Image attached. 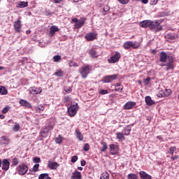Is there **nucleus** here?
<instances>
[{
	"label": "nucleus",
	"instance_id": "nucleus-1",
	"mask_svg": "<svg viewBox=\"0 0 179 179\" xmlns=\"http://www.w3.org/2000/svg\"><path fill=\"white\" fill-rule=\"evenodd\" d=\"M140 27L143 29H150L152 31H160L163 29V27L160 25V23L157 21H152L149 20H145L140 22Z\"/></svg>",
	"mask_w": 179,
	"mask_h": 179
},
{
	"label": "nucleus",
	"instance_id": "nucleus-2",
	"mask_svg": "<svg viewBox=\"0 0 179 179\" xmlns=\"http://www.w3.org/2000/svg\"><path fill=\"white\" fill-rule=\"evenodd\" d=\"M93 67L90 64H85L80 67L78 70L80 75L83 79H86L87 76L90 73V71H92Z\"/></svg>",
	"mask_w": 179,
	"mask_h": 179
},
{
	"label": "nucleus",
	"instance_id": "nucleus-3",
	"mask_svg": "<svg viewBox=\"0 0 179 179\" xmlns=\"http://www.w3.org/2000/svg\"><path fill=\"white\" fill-rule=\"evenodd\" d=\"M78 110H79L78 103H71V106L68 108V113L70 117H75V115H76V113H78Z\"/></svg>",
	"mask_w": 179,
	"mask_h": 179
},
{
	"label": "nucleus",
	"instance_id": "nucleus-4",
	"mask_svg": "<svg viewBox=\"0 0 179 179\" xmlns=\"http://www.w3.org/2000/svg\"><path fill=\"white\" fill-rule=\"evenodd\" d=\"M29 171V166L26 164H20L17 168V173L20 176H24Z\"/></svg>",
	"mask_w": 179,
	"mask_h": 179
},
{
	"label": "nucleus",
	"instance_id": "nucleus-5",
	"mask_svg": "<svg viewBox=\"0 0 179 179\" xmlns=\"http://www.w3.org/2000/svg\"><path fill=\"white\" fill-rule=\"evenodd\" d=\"M1 166L2 170H4V171H8V170H9V168L10 167V162H9V159H3V160H1L0 159V167Z\"/></svg>",
	"mask_w": 179,
	"mask_h": 179
},
{
	"label": "nucleus",
	"instance_id": "nucleus-6",
	"mask_svg": "<svg viewBox=\"0 0 179 179\" xmlns=\"http://www.w3.org/2000/svg\"><path fill=\"white\" fill-rule=\"evenodd\" d=\"M72 22L75 24L76 29H80L86 22V18H81L80 20H78V18H73Z\"/></svg>",
	"mask_w": 179,
	"mask_h": 179
},
{
	"label": "nucleus",
	"instance_id": "nucleus-7",
	"mask_svg": "<svg viewBox=\"0 0 179 179\" xmlns=\"http://www.w3.org/2000/svg\"><path fill=\"white\" fill-rule=\"evenodd\" d=\"M120 58H121V54L120 52H115V55L108 59V62L109 64H116L120 61Z\"/></svg>",
	"mask_w": 179,
	"mask_h": 179
},
{
	"label": "nucleus",
	"instance_id": "nucleus-8",
	"mask_svg": "<svg viewBox=\"0 0 179 179\" xmlns=\"http://www.w3.org/2000/svg\"><path fill=\"white\" fill-rule=\"evenodd\" d=\"M85 40L87 41H94L97 39V34L94 32H89L85 36Z\"/></svg>",
	"mask_w": 179,
	"mask_h": 179
},
{
	"label": "nucleus",
	"instance_id": "nucleus-9",
	"mask_svg": "<svg viewBox=\"0 0 179 179\" xmlns=\"http://www.w3.org/2000/svg\"><path fill=\"white\" fill-rule=\"evenodd\" d=\"M109 148L110 149V153L112 156L117 155L120 150V145H117L115 144H110Z\"/></svg>",
	"mask_w": 179,
	"mask_h": 179
},
{
	"label": "nucleus",
	"instance_id": "nucleus-10",
	"mask_svg": "<svg viewBox=\"0 0 179 179\" xmlns=\"http://www.w3.org/2000/svg\"><path fill=\"white\" fill-rule=\"evenodd\" d=\"M14 29L17 33H20L22 30V21L20 20V17L14 22Z\"/></svg>",
	"mask_w": 179,
	"mask_h": 179
},
{
	"label": "nucleus",
	"instance_id": "nucleus-11",
	"mask_svg": "<svg viewBox=\"0 0 179 179\" xmlns=\"http://www.w3.org/2000/svg\"><path fill=\"white\" fill-rule=\"evenodd\" d=\"M48 167L50 169V170H57L58 167H59V164L56 162L48 161Z\"/></svg>",
	"mask_w": 179,
	"mask_h": 179
},
{
	"label": "nucleus",
	"instance_id": "nucleus-12",
	"mask_svg": "<svg viewBox=\"0 0 179 179\" xmlns=\"http://www.w3.org/2000/svg\"><path fill=\"white\" fill-rule=\"evenodd\" d=\"M168 43H173L176 38H178V35L174 34H168L165 36Z\"/></svg>",
	"mask_w": 179,
	"mask_h": 179
},
{
	"label": "nucleus",
	"instance_id": "nucleus-13",
	"mask_svg": "<svg viewBox=\"0 0 179 179\" xmlns=\"http://www.w3.org/2000/svg\"><path fill=\"white\" fill-rule=\"evenodd\" d=\"M29 93L31 94H40L43 90H41V87H32L29 88Z\"/></svg>",
	"mask_w": 179,
	"mask_h": 179
},
{
	"label": "nucleus",
	"instance_id": "nucleus-14",
	"mask_svg": "<svg viewBox=\"0 0 179 179\" xmlns=\"http://www.w3.org/2000/svg\"><path fill=\"white\" fill-rule=\"evenodd\" d=\"M57 31H59L58 27L55 26V25L50 27V32H49L50 37H54V36H55V33H57Z\"/></svg>",
	"mask_w": 179,
	"mask_h": 179
},
{
	"label": "nucleus",
	"instance_id": "nucleus-15",
	"mask_svg": "<svg viewBox=\"0 0 179 179\" xmlns=\"http://www.w3.org/2000/svg\"><path fill=\"white\" fill-rule=\"evenodd\" d=\"M19 103L21 106H22V107H25L26 108H31V103L24 99L20 100Z\"/></svg>",
	"mask_w": 179,
	"mask_h": 179
},
{
	"label": "nucleus",
	"instance_id": "nucleus-16",
	"mask_svg": "<svg viewBox=\"0 0 179 179\" xmlns=\"http://www.w3.org/2000/svg\"><path fill=\"white\" fill-rule=\"evenodd\" d=\"M10 139L6 136H3L0 138V143L1 145H9Z\"/></svg>",
	"mask_w": 179,
	"mask_h": 179
},
{
	"label": "nucleus",
	"instance_id": "nucleus-17",
	"mask_svg": "<svg viewBox=\"0 0 179 179\" xmlns=\"http://www.w3.org/2000/svg\"><path fill=\"white\" fill-rule=\"evenodd\" d=\"M167 53L166 52H161L159 55V61L160 62H167Z\"/></svg>",
	"mask_w": 179,
	"mask_h": 179
},
{
	"label": "nucleus",
	"instance_id": "nucleus-18",
	"mask_svg": "<svg viewBox=\"0 0 179 179\" xmlns=\"http://www.w3.org/2000/svg\"><path fill=\"white\" fill-rule=\"evenodd\" d=\"M71 179H82V173L78 171H75L73 173Z\"/></svg>",
	"mask_w": 179,
	"mask_h": 179
},
{
	"label": "nucleus",
	"instance_id": "nucleus-19",
	"mask_svg": "<svg viewBox=\"0 0 179 179\" xmlns=\"http://www.w3.org/2000/svg\"><path fill=\"white\" fill-rule=\"evenodd\" d=\"M141 179H152V176L146 173V172L141 171L139 173Z\"/></svg>",
	"mask_w": 179,
	"mask_h": 179
},
{
	"label": "nucleus",
	"instance_id": "nucleus-20",
	"mask_svg": "<svg viewBox=\"0 0 179 179\" xmlns=\"http://www.w3.org/2000/svg\"><path fill=\"white\" fill-rule=\"evenodd\" d=\"M50 132V130L45 129V127H43L41 132H40V136L42 138H47V136H48V133Z\"/></svg>",
	"mask_w": 179,
	"mask_h": 179
},
{
	"label": "nucleus",
	"instance_id": "nucleus-21",
	"mask_svg": "<svg viewBox=\"0 0 179 179\" xmlns=\"http://www.w3.org/2000/svg\"><path fill=\"white\" fill-rule=\"evenodd\" d=\"M88 53L91 58H99L98 53L94 50V49H91L88 51Z\"/></svg>",
	"mask_w": 179,
	"mask_h": 179
},
{
	"label": "nucleus",
	"instance_id": "nucleus-22",
	"mask_svg": "<svg viewBox=\"0 0 179 179\" xmlns=\"http://www.w3.org/2000/svg\"><path fill=\"white\" fill-rule=\"evenodd\" d=\"M145 101L147 106H153V104H155V101L152 100V97L150 96H145Z\"/></svg>",
	"mask_w": 179,
	"mask_h": 179
},
{
	"label": "nucleus",
	"instance_id": "nucleus-23",
	"mask_svg": "<svg viewBox=\"0 0 179 179\" xmlns=\"http://www.w3.org/2000/svg\"><path fill=\"white\" fill-rule=\"evenodd\" d=\"M76 138L80 141H83V134L80 133V130L79 129H76L75 131Z\"/></svg>",
	"mask_w": 179,
	"mask_h": 179
},
{
	"label": "nucleus",
	"instance_id": "nucleus-24",
	"mask_svg": "<svg viewBox=\"0 0 179 179\" xmlns=\"http://www.w3.org/2000/svg\"><path fill=\"white\" fill-rule=\"evenodd\" d=\"M124 136L125 135L123 133H121V132H117L116 134V138L119 141H125V136Z\"/></svg>",
	"mask_w": 179,
	"mask_h": 179
},
{
	"label": "nucleus",
	"instance_id": "nucleus-25",
	"mask_svg": "<svg viewBox=\"0 0 179 179\" xmlns=\"http://www.w3.org/2000/svg\"><path fill=\"white\" fill-rule=\"evenodd\" d=\"M134 106H135V103L130 101V102H127L125 105H124V109L125 110H131V108H132V107H134Z\"/></svg>",
	"mask_w": 179,
	"mask_h": 179
},
{
	"label": "nucleus",
	"instance_id": "nucleus-26",
	"mask_svg": "<svg viewBox=\"0 0 179 179\" xmlns=\"http://www.w3.org/2000/svg\"><path fill=\"white\" fill-rule=\"evenodd\" d=\"M44 127L45 129L52 131V129H54V123L52 122H49L48 124H46V125Z\"/></svg>",
	"mask_w": 179,
	"mask_h": 179
},
{
	"label": "nucleus",
	"instance_id": "nucleus-27",
	"mask_svg": "<svg viewBox=\"0 0 179 179\" xmlns=\"http://www.w3.org/2000/svg\"><path fill=\"white\" fill-rule=\"evenodd\" d=\"M123 135L128 136L131 133V126L126 127L122 131Z\"/></svg>",
	"mask_w": 179,
	"mask_h": 179
},
{
	"label": "nucleus",
	"instance_id": "nucleus-28",
	"mask_svg": "<svg viewBox=\"0 0 179 179\" xmlns=\"http://www.w3.org/2000/svg\"><path fill=\"white\" fill-rule=\"evenodd\" d=\"M17 7L18 8H26L27 6H29V2H26V1H20L17 3Z\"/></svg>",
	"mask_w": 179,
	"mask_h": 179
},
{
	"label": "nucleus",
	"instance_id": "nucleus-29",
	"mask_svg": "<svg viewBox=\"0 0 179 179\" xmlns=\"http://www.w3.org/2000/svg\"><path fill=\"white\" fill-rule=\"evenodd\" d=\"M131 48H134V50H138V47H141V43L139 42H132L130 41Z\"/></svg>",
	"mask_w": 179,
	"mask_h": 179
},
{
	"label": "nucleus",
	"instance_id": "nucleus-30",
	"mask_svg": "<svg viewBox=\"0 0 179 179\" xmlns=\"http://www.w3.org/2000/svg\"><path fill=\"white\" fill-rule=\"evenodd\" d=\"M100 179H110V174L108 172H103L101 176Z\"/></svg>",
	"mask_w": 179,
	"mask_h": 179
},
{
	"label": "nucleus",
	"instance_id": "nucleus-31",
	"mask_svg": "<svg viewBox=\"0 0 179 179\" xmlns=\"http://www.w3.org/2000/svg\"><path fill=\"white\" fill-rule=\"evenodd\" d=\"M115 89L116 92H122V89H124V86L120 83H117L116 84Z\"/></svg>",
	"mask_w": 179,
	"mask_h": 179
},
{
	"label": "nucleus",
	"instance_id": "nucleus-32",
	"mask_svg": "<svg viewBox=\"0 0 179 179\" xmlns=\"http://www.w3.org/2000/svg\"><path fill=\"white\" fill-rule=\"evenodd\" d=\"M0 94H8V90L5 87L0 85Z\"/></svg>",
	"mask_w": 179,
	"mask_h": 179
},
{
	"label": "nucleus",
	"instance_id": "nucleus-33",
	"mask_svg": "<svg viewBox=\"0 0 179 179\" xmlns=\"http://www.w3.org/2000/svg\"><path fill=\"white\" fill-rule=\"evenodd\" d=\"M123 47L124 50H129L131 48V41H127L123 44Z\"/></svg>",
	"mask_w": 179,
	"mask_h": 179
},
{
	"label": "nucleus",
	"instance_id": "nucleus-34",
	"mask_svg": "<svg viewBox=\"0 0 179 179\" xmlns=\"http://www.w3.org/2000/svg\"><path fill=\"white\" fill-rule=\"evenodd\" d=\"M176 150H177V148H176V147H171L170 148H169V150H168V153L169 154V155H171V156H173L174 155V152H176Z\"/></svg>",
	"mask_w": 179,
	"mask_h": 179
},
{
	"label": "nucleus",
	"instance_id": "nucleus-35",
	"mask_svg": "<svg viewBox=\"0 0 179 179\" xmlns=\"http://www.w3.org/2000/svg\"><path fill=\"white\" fill-rule=\"evenodd\" d=\"M102 82L103 83H110L111 80L110 78V76H106L103 77L102 79Z\"/></svg>",
	"mask_w": 179,
	"mask_h": 179
},
{
	"label": "nucleus",
	"instance_id": "nucleus-36",
	"mask_svg": "<svg viewBox=\"0 0 179 179\" xmlns=\"http://www.w3.org/2000/svg\"><path fill=\"white\" fill-rule=\"evenodd\" d=\"M127 179H138V175L136 173H129L127 175Z\"/></svg>",
	"mask_w": 179,
	"mask_h": 179
},
{
	"label": "nucleus",
	"instance_id": "nucleus-37",
	"mask_svg": "<svg viewBox=\"0 0 179 179\" xmlns=\"http://www.w3.org/2000/svg\"><path fill=\"white\" fill-rule=\"evenodd\" d=\"M55 76H59L60 78H62L64 76V71L62 70L57 69L56 72L55 73Z\"/></svg>",
	"mask_w": 179,
	"mask_h": 179
},
{
	"label": "nucleus",
	"instance_id": "nucleus-38",
	"mask_svg": "<svg viewBox=\"0 0 179 179\" xmlns=\"http://www.w3.org/2000/svg\"><path fill=\"white\" fill-rule=\"evenodd\" d=\"M158 97H167L169 96V94H164V90H161L157 94Z\"/></svg>",
	"mask_w": 179,
	"mask_h": 179
},
{
	"label": "nucleus",
	"instance_id": "nucleus-39",
	"mask_svg": "<svg viewBox=\"0 0 179 179\" xmlns=\"http://www.w3.org/2000/svg\"><path fill=\"white\" fill-rule=\"evenodd\" d=\"M40 167V164H35L32 169H30L29 171H34V173H37V171H38V168Z\"/></svg>",
	"mask_w": 179,
	"mask_h": 179
},
{
	"label": "nucleus",
	"instance_id": "nucleus-40",
	"mask_svg": "<svg viewBox=\"0 0 179 179\" xmlns=\"http://www.w3.org/2000/svg\"><path fill=\"white\" fill-rule=\"evenodd\" d=\"M41 111H44V106L43 105H39L38 106L36 107V113H41Z\"/></svg>",
	"mask_w": 179,
	"mask_h": 179
},
{
	"label": "nucleus",
	"instance_id": "nucleus-41",
	"mask_svg": "<svg viewBox=\"0 0 179 179\" xmlns=\"http://www.w3.org/2000/svg\"><path fill=\"white\" fill-rule=\"evenodd\" d=\"M61 59H62L61 55H57L53 57L54 62H59V61H61Z\"/></svg>",
	"mask_w": 179,
	"mask_h": 179
},
{
	"label": "nucleus",
	"instance_id": "nucleus-42",
	"mask_svg": "<svg viewBox=\"0 0 179 179\" xmlns=\"http://www.w3.org/2000/svg\"><path fill=\"white\" fill-rule=\"evenodd\" d=\"M12 166H17L19 164V159L17 157H14L12 161Z\"/></svg>",
	"mask_w": 179,
	"mask_h": 179
},
{
	"label": "nucleus",
	"instance_id": "nucleus-43",
	"mask_svg": "<svg viewBox=\"0 0 179 179\" xmlns=\"http://www.w3.org/2000/svg\"><path fill=\"white\" fill-rule=\"evenodd\" d=\"M109 78L110 79V82H113V80H117V79H118V74L109 76Z\"/></svg>",
	"mask_w": 179,
	"mask_h": 179
},
{
	"label": "nucleus",
	"instance_id": "nucleus-44",
	"mask_svg": "<svg viewBox=\"0 0 179 179\" xmlns=\"http://www.w3.org/2000/svg\"><path fill=\"white\" fill-rule=\"evenodd\" d=\"M102 145H103L101 149V152H105L107 149H108V147L107 146V143H103Z\"/></svg>",
	"mask_w": 179,
	"mask_h": 179
},
{
	"label": "nucleus",
	"instance_id": "nucleus-45",
	"mask_svg": "<svg viewBox=\"0 0 179 179\" xmlns=\"http://www.w3.org/2000/svg\"><path fill=\"white\" fill-rule=\"evenodd\" d=\"M13 129L15 132H17L19 129H20V125L19 124H16L13 126Z\"/></svg>",
	"mask_w": 179,
	"mask_h": 179
},
{
	"label": "nucleus",
	"instance_id": "nucleus-46",
	"mask_svg": "<svg viewBox=\"0 0 179 179\" xmlns=\"http://www.w3.org/2000/svg\"><path fill=\"white\" fill-rule=\"evenodd\" d=\"M167 60L169 61L168 63L173 64L174 62V57L172 55H168Z\"/></svg>",
	"mask_w": 179,
	"mask_h": 179
},
{
	"label": "nucleus",
	"instance_id": "nucleus-47",
	"mask_svg": "<svg viewBox=\"0 0 179 179\" xmlns=\"http://www.w3.org/2000/svg\"><path fill=\"white\" fill-rule=\"evenodd\" d=\"M48 176H49L48 173H41V175H39L38 179H45V178H47V177H48Z\"/></svg>",
	"mask_w": 179,
	"mask_h": 179
},
{
	"label": "nucleus",
	"instance_id": "nucleus-48",
	"mask_svg": "<svg viewBox=\"0 0 179 179\" xmlns=\"http://www.w3.org/2000/svg\"><path fill=\"white\" fill-rule=\"evenodd\" d=\"M166 69L167 71L170 70V69H173V68H174V65L173 64V63H167L166 64Z\"/></svg>",
	"mask_w": 179,
	"mask_h": 179
},
{
	"label": "nucleus",
	"instance_id": "nucleus-49",
	"mask_svg": "<svg viewBox=\"0 0 179 179\" xmlns=\"http://www.w3.org/2000/svg\"><path fill=\"white\" fill-rule=\"evenodd\" d=\"M89 149H90V145H89V143H86L83 147L84 152H89Z\"/></svg>",
	"mask_w": 179,
	"mask_h": 179
},
{
	"label": "nucleus",
	"instance_id": "nucleus-50",
	"mask_svg": "<svg viewBox=\"0 0 179 179\" xmlns=\"http://www.w3.org/2000/svg\"><path fill=\"white\" fill-rule=\"evenodd\" d=\"M33 162L34 163H41V159H40V157H36L33 159Z\"/></svg>",
	"mask_w": 179,
	"mask_h": 179
},
{
	"label": "nucleus",
	"instance_id": "nucleus-51",
	"mask_svg": "<svg viewBox=\"0 0 179 179\" xmlns=\"http://www.w3.org/2000/svg\"><path fill=\"white\" fill-rule=\"evenodd\" d=\"M122 5H127L129 2V0H117Z\"/></svg>",
	"mask_w": 179,
	"mask_h": 179
},
{
	"label": "nucleus",
	"instance_id": "nucleus-52",
	"mask_svg": "<svg viewBox=\"0 0 179 179\" xmlns=\"http://www.w3.org/2000/svg\"><path fill=\"white\" fill-rule=\"evenodd\" d=\"M150 79H151L150 77H148L144 80V85L145 86H148V85H149V82H150Z\"/></svg>",
	"mask_w": 179,
	"mask_h": 179
},
{
	"label": "nucleus",
	"instance_id": "nucleus-53",
	"mask_svg": "<svg viewBox=\"0 0 179 179\" xmlns=\"http://www.w3.org/2000/svg\"><path fill=\"white\" fill-rule=\"evenodd\" d=\"M78 162V156L74 155L71 157V163H76Z\"/></svg>",
	"mask_w": 179,
	"mask_h": 179
},
{
	"label": "nucleus",
	"instance_id": "nucleus-54",
	"mask_svg": "<svg viewBox=\"0 0 179 179\" xmlns=\"http://www.w3.org/2000/svg\"><path fill=\"white\" fill-rule=\"evenodd\" d=\"M99 94H108V91L107 90H101L99 91Z\"/></svg>",
	"mask_w": 179,
	"mask_h": 179
},
{
	"label": "nucleus",
	"instance_id": "nucleus-55",
	"mask_svg": "<svg viewBox=\"0 0 179 179\" xmlns=\"http://www.w3.org/2000/svg\"><path fill=\"white\" fill-rule=\"evenodd\" d=\"M164 90V94H168V96H170V94H171V90L166 89V90Z\"/></svg>",
	"mask_w": 179,
	"mask_h": 179
},
{
	"label": "nucleus",
	"instance_id": "nucleus-56",
	"mask_svg": "<svg viewBox=\"0 0 179 179\" xmlns=\"http://www.w3.org/2000/svg\"><path fill=\"white\" fill-rule=\"evenodd\" d=\"M8 111H9V107H5L3 108L1 113L3 114H6V113H8Z\"/></svg>",
	"mask_w": 179,
	"mask_h": 179
},
{
	"label": "nucleus",
	"instance_id": "nucleus-57",
	"mask_svg": "<svg viewBox=\"0 0 179 179\" xmlns=\"http://www.w3.org/2000/svg\"><path fill=\"white\" fill-rule=\"evenodd\" d=\"M110 10V6H105L103 7V12H108Z\"/></svg>",
	"mask_w": 179,
	"mask_h": 179
},
{
	"label": "nucleus",
	"instance_id": "nucleus-58",
	"mask_svg": "<svg viewBox=\"0 0 179 179\" xmlns=\"http://www.w3.org/2000/svg\"><path fill=\"white\" fill-rule=\"evenodd\" d=\"M159 2V0H150L151 5H156Z\"/></svg>",
	"mask_w": 179,
	"mask_h": 179
},
{
	"label": "nucleus",
	"instance_id": "nucleus-59",
	"mask_svg": "<svg viewBox=\"0 0 179 179\" xmlns=\"http://www.w3.org/2000/svg\"><path fill=\"white\" fill-rule=\"evenodd\" d=\"M64 92H66V93H71L72 92V89H71V87L69 88H64Z\"/></svg>",
	"mask_w": 179,
	"mask_h": 179
},
{
	"label": "nucleus",
	"instance_id": "nucleus-60",
	"mask_svg": "<svg viewBox=\"0 0 179 179\" xmlns=\"http://www.w3.org/2000/svg\"><path fill=\"white\" fill-rule=\"evenodd\" d=\"M55 142H56V143H62V139H61L59 138H56Z\"/></svg>",
	"mask_w": 179,
	"mask_h": 179
},
{
	"label": "nucleus",
	"instance_id": "nucleus-61",
	"mask_svg": "<svg viewBox=\"0 0 179 179\" xmlns=\"http://www.w3.org/2000/svg\"><path fill=\"white\" fill-rule=\"evenodd\" d=\"M80 164H81V166H86V161L85 160V159H82L81 161H80Z\"/></svg>",
	"mask_w": 179,
	"mask_h": 179
},
{
	"label": "nucleus",
	"instance_id": "nucleus-62",
	"mask_svg": "<svg viewBox=\"0 0 179 179\" xmlns=\"http://www.w3.org/2000/svg\"><path fill=\"white\" fill-rule=\"evenodd\" d=\"M178 159V155H175L174 157H171V160H177Z\"/></svg>",
	"mask_w": 179,
	"mask_h": 179
},
{
	"label": "nucleus",
	"instance_id": "nucleus-63",
	"mask_svg": "<svg viewBox=\"0 0 179 179\" xmlns=\"http://www.w3.org/2000/svg\"><path fill=\"white\" fill-rule=\"evenodd\" d=\"M141 1L142 3H145V4H146L149 2V0H141Z\"/></svg>",
	"mask_w": 179,
	"mask_h": 179
},
{
	"label": "nucleus",
	"instance_id": "nucleus-64",
	"mask_svg": "<svg viewBox=\"0 0 179 179\" xmlns=\"http://www.w3.org/2000/svg\"><path fill=\"white\" fill-rule=\"evenodd\" d=\"M64 101H66V102L69 101V96H66L64 98Z\"/></svg>",
	"mask_w": 179,
	"mask_h": 179
}]
</instances>
